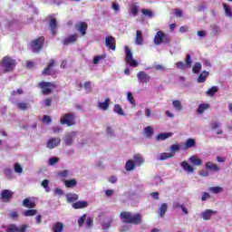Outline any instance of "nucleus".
Listing matches in <instances>:
<instances>
[{"label":"nucleus","mask_w":232,"mask_h":232,"mask_svg":"<svg viewBox=\"0 0 232 232\" xmlns=\"http://www.w3.org/2000/svg\"><path fill=\"white\" fill-rule=\"evenodd\" d=\"M120 218L123 224H133L134 226H140L142 224V214H133L128 211H122L120 214Z\"/></svg>","instance_id":"f257e3e1"},{"label":"nucleus","mask_w":232,"mask_h":232,"mask_svg":"<svg viewBox=\"0 0 232 232\" xmlns=\"http://www.w3.org/2000/svg\"><path fill=\"white\" fill-rule=\"evenodd\" d=\"M1 66L4 68V73H8L15 70V66H17V61H15V59L12 58L11 56H5L2 59Z\"/></svg>","instance_id":"f03ea898"},{"label":"nucleus","mask_w":232,"mask_h":232,"mask_svg":"<svg viewBox=\"0 0 232 232\" xmlns=\"http://www.w3.org/2000/svg\"><path fill=\"white\" fill-rule=\"evenodd\" d=\"M38 88H41L43 95H50L53 92L52 88H57V85L53 82L42 81L38 83Z\"/></svg>","instance_id":"7ed1b4c3"},{"label":"nucleus","mask_w":232,"mask_h":232,"mask_svg":"<svg viewBox=\"0 0 232 232\" xmlns=\"http://www.w3.org/2000/svg\"><path fill=\"white\" fill-rule=\"evenodd\" d=\"M44 48V36H40L31 42V49L34 53H39Z\"/></svg>","instance_id":"20e7f679"},{"label":"nucleus","mask_w":232,"mask_h":232,"mask_svg":"<svg viewBox=\"0 0 232 232\" xmlns=\"http://www.w3.org/2000/svg\"><path fill=\"white\" fill-rule=\"evenodd\" d=\"M60 122L63 125H66V126H75V113L73 112H67L64 113L61 119H60Z\"/></svg>","instance_id":"39448f33"},{"label":"nucleus","mask_w":232,"mask_h":232,"mask_svg":"<svg viewBox=\"0 0 232 232\" xmlns=\"http://www.w3.org/2000/svg\"><path fill=\"white\" fill-rule=\"evenodd\" d=\"M169 43V36L168 34H164L162 31H158L154 37V44L159 46L160 44H162V43Z\"/></svg>","instance_id":"423d86ee"},{"label":"nucleus","mask_w":232,"mask_h":232,"mask_svg":"<svg viewBox=\"0 0 232 232\" xmlns=\"http://www.w3.org/2000/svg\"><path fill=\"white\" fill-rule=\"evenodd\" d=\"M125 61L130 66H132V68H137V66H139L137 60L133 59V53L130 47H125Z\"/></svg>","instance_id":"0eeeda50"},{"label":"nucleus","mask_w":232,"mask_h":232,"mask_svg":"<svg viewBox=\"0 0 232 232\" xmlns=\"http://www.w3.org/2000/svg\"><path fill=\"white\" fill-rule=\"evenodd\" d=\"M105 46L109 50H112V52H115L117 50V41L115 40V37L110 35L105 38Z\"/></svg>","instance_id":"6e6552de"},{"label":"nucleus","mask_w":232,"mask_h":232,"mask_svg":"<svg viewBox=\"0 0 232 232\" xmlns=\"http://www.w3.org/2000/svg\"><path fill=\"white\" fill-rule=\"evenodd\" d=\"M28 229V225L24 224L20 227L15 226V224H11L7 227L6 232H26Z\"/></svg>","instance_id":"1a4fd4ad"},{"label":"nucleus","mask_w":232,"mask_h":232,"mask_svg":"<svg viewBox=\"0 0 232 232\" xmlns=\"http://www.w3.org/2000/svg\"><path fill=\"white\" fill-rule=\"evenodd\" d=\"M12 197H14V192L10 189H4L1 192L0 198L2 202H10L12 200Z\"/></svg>","instance_id":"9d476101"},{"label":"nucleus","mask_w":232,"mask_h":232,"mask_svg":"<svg viewBox=\"0 0 232 232\" xmlns=\"http://www.w3.org/2000/svg\"><path fill=\"white\" fill-rule=\"evenodd\" d=\"M75 28L79 32L80 35L84 36L88 30V24L86 22H80L75 24Z\"/></svg>","instance_id":"9b49d317"},{"label":"nucleus","mask_w":232,"mask_h":232,"mask_svg":"<svg viewBox=\"0 0 232 232\" xmlns=\"http://www.w3.org/2000/svg\"><path fill=\"white\" fill-rule=\"evenodd\" d=\"M75 137H77L76 131L68 132L67 134H65V137L63 139L64 144H66V146H72V144H73V140L75 139Z\"/></svg>","instance_id":"f8f14e48"},{"label":"nucleus","mask_w":232,"mask_h":232,"mask_svg":"<svg viewBox=\"0 0 232 232\" xmlns=\"http://www.w3.org/2000/svg\"><path fill=\"white\" fill-rule=\"evenodd\" d=\"M59 144H61V138H52L47 141V148L53 150V148H57Z\"/></svg>","instance_id":"ddd939ff"},{"label":"nucleus","mask_w":232,"mask_h":232,"mask_svg":"<svg viewBox=\"0 0 232 232\" xmlns=\"http://www.w3.org/2000/svg\"><path fill=\"white\" fill-rule=\"evenodd\" d=\"M78 37L79 36L77 35V34H72L69 37L63 40V44L64 46H67V44H73V43H77Z\"/></svg>","instance_id":"4468645a"},{"label":"nucleus","mask_w":232,"mask_h":232,"mask_svg":"<svg viewBox=\"0 0 232 232\" xmlns=\"http://www.w3.org/2000/svg\"><path fill=\"white\" fill-rule=\"evenodd\" d=\"M53 66H55V61L50 60L47 66L42 72V75H45V76L52 75V68H53Z\"/></svg>","instance_id":"2eb2a0df"},{"label":"nucleus","mask_w":232,"mask_h":232,"mask_svg":"<svg viewBox=\"0 0 232 232\" xmlns=\"http://www.w3.org/2000/svg\"><path fill=\"white\" fill-rule=\"evenodd\" d=\"M138 80L140 82H150L151 77L146 73V72H140L137 74Z\"/></svg>","instance_id":"dca6fc26"},{"label":"nucleus","mask_w":232,"mask_h":232,"mask_svg":"<svg viewBox=\"0 0 232 232\" xmlns=\"http://www.w3.org/2000/svg\"><path fill=\"white\" fill-rule=\"evenodd\" d=\"M130 15H133V17H137L139 15V4L134 3L130 5L129 9Z\"/></svg>","instance_id":"f3484780"},{"label":"nucleus","mask_w":232,"mask_h":232,"mask_svg":"<svg viewBox=\"0 0 232 232\" xmlns=\"http://www.w3.org/2000/svg\"><path fill=\"white\" fill-rule=\"evenodd\" d=\"M205 167H206V169H208L209 171H213V172L220 171V167H218V165L211 161L207 162Z\"/></svg>","instance_id":"a211bd4d"},{"label":"nucleus","mask_w":232,"mask_h":232,"mask_svg":"<svg viewBox=\"0 0 232 232\" xmlns=\"http://www.w3.org/2000/svg\"><path fill=\"white\" fill-rule=\"evenodd\" d=\"M133 160H134L136 166H138V167L142 166V164H144V162H145L144 157H142V155H140V154H135L133 156Z\"/></svg>","instance_id":"6ab92c4d"},{"label":"nucleus","mask_w":232,"mask_h":232,"mask_svg":"<svg viewBox=\"0 0 232 232\" xmlns=\"http://www.w3.org/2000/svg\"><path fill=\"white\" fill-rule=\"evenodd\" d=\"M49 26L51 28V34H53V35H55V34H57V32L55 31V29L57 28V20L54 17H51Z\"/></svg>","instance_id":"aec40b11"},{"label":"nucleus","mask_w":232,"mask_h":232,"mask_svg":"<svg viewBox=\"0 0 232 232\" xmlns=\"http://www.w3.org/2000/svg\"><path fill=\"white\" fill-rule=\"evenodd\" d=\"M213 215H217V211L211 210V209H207L202 213V217H203L204 220H210L211 217H213Z\"/></svg>","instance_id":"412c9836"},{"label":"nucleus","mask_w":232,"mask_h":232,"mask_svg":"<svg viewBox=\"0 0 232 232\" xmlns=\"http://www.w3.org/2000/svg\"><path fill=\"white\" fill-rule=\"evenodd\" d=\"M98 108L103 111H108L110 108V98H107L103 102H98Z\"/></svg>","instance_id":"4be33fe9"},{"label":"nucleus","mask_w":232,"mask_h":232,"mask_svg":"<svg viewBox=\"0 0 232 232\" xmlns=\"http://www.w3.org/2000/svg\"><path fill=\"white\" fill-rule=\"evenodd\" d=\"M208 77H209V72L203 71L198 76V82L202 84L205 81L208 80Z\"/></svg>","instance_id":"5701e85b"},{"label":"nucleus","mask_w":232,"mask_h":232,"mask_svg":"<svg viewBox=\"0 0 232 232\" xmlns=\"http://www.w3.org/2000/svg\"><path fill=\"white\" fill-rule=\"evenodd\" d=\"M137 167V164H135V161L133 160H129L126 162L125 169L126 171H133L135 168Z\"/></svg>","instance_id":"b1692460"},{"label":"nucleus","mask_w":232,"mask_h":232,"mask_svg":"<svg viewBox=\"0 0 232 232\" xmlns=\"http://www.w3.org/2000/svg\"><path fill=\"white\" fill-rule=\"evenodd\" d=\"M73 209H83V208H88V202L86 201H77L72 204Z\"/></svg>","instance_id":"393cba45"},{"label":"nucleus","mask_w":232,"mask_h":232,"mask_svg":"<svg viewBox=\"0 0 232 232\" xmlns=\"http://www.w3.org/2000/svg\"><path fill=\"white\" fill-rule=\"evenodd\" d=\"M53 232H63L64 231V224L63 222H56L53 226Z\"/></svg>","instance_id":"a878e982"},{"label":"nucleus","mask_w":232,"mask_h":232,"mask_svg":"<svg viewBox=\"0 0 232 232\" xmlns=\"http://www.w3.org/2000/svg\"><path fill=\"white\" fill-rule=\"evenodd\" d=\"M23 206L24 208H28L29 209H34V208H35L36 205L34 201L30 200V198H27L24 199Z\"/></svg>","instance_id":"bb28decb"},{"label":"nucleus","mask_w":232,"mask_h":232,"mask_svg":"<svg viewBox=\"0 0 232 232\" xmlns=\"http://www.w3.org/2000/svg\"><path fill=\"white\" fill-rule=\"evenodd\" d=\"M135 43L138 45L143 44V43H144V38H142V32L140 30L136 31Z\"/></svg>","instance_id":"cd10ccee"},{"label":"nucleus","mask_w":232,"mask_h":232,"mask_svg":"<svg viewBox=\"0 0 232 232\" xmlns=\"http://www.w3.org/2000/svg\"><path fill=\"white\" fill-rule=\"evenodd\" d=\"M197 146V141L194 139H188L185 142L186 150H189V148H195Z\"/></svg>","instance_id":"c85d7f7f"},{"label":"nucleus","mask_w":232,"mask_h":232,"mask_svg":"<svg viewBox=\"0 0 232 232\" xmlns=\"http://www.w3.org/2000/svg\"><path fill=\"white\" fill-rule=\"evenodd\" d=\"M169 137H173V133L171 132L160 133L156 137V140H166V139H169Z\"/></svg>","instance_id":"c756f323"},{"label":"nucleus","mask_w":232,"mask_h":232,"mask_svg":"<svg viewBox=\"0 0 232 232\" xmlns=\"http://www.w3.org/2000/svg\"><path fill=\"white\" fill-rule=\"evenodd\" d=\"M181 168H183V169H185V171H188V173H193V171H195V169H193V167L191 165H189V163H188V161H182Z\"/></svg>","instance_id":"7c9ffc66"},{"label":"nucleus","mask_w":232,"mask_h":232,"mask_svg":"<svg viewBox=\"0 0 232 232\" xmlns=\"http://www.w3.org/2000/svg\"><path fill=\"white\" fill-rule=\"evenodd\" d=\"M175 153L171 152H163L160 155V160H168V159H173Z\"/></svg>","instance_id":"2f4dec72"},{"label":"nucleus","mask_w":232,"mask_h":232,"mask_svg":"<svg viewBox=\"0 0 232 232\" xmlns=\"http://www.w3.org/2000/svg\"><path fill=\"white\" fill-rule=\"evenodd\" d=\"M166 211H168V204L162 203L158 210L160 217H164V215H166Z\"/></svg>","instance_id":"473e14b6"},{"label":"nucleus","mask_w":232,"mask_h":232,"mask_svg":"<svg viewBox=\"0 0 232 232\" xmlns=\"http://www.w3.org/2000/svg\"><path fill=\"white\" fill-rule=\"evenodd\" d=\"M208 109H209V104L202 103L198 105L197 111L198 115H202L204 113V111Z\"/></svg>","instance_id":"72a5a7b5"},{"label":"nucleus","mask_w":232,"mask_h":232,"mask_svg":"<svg viewBox=\"0 0 232 232\" xmlns=\"http://www.w3.org/2000/svg\"><path fill=\"white\" fill-rule=\"evenodd\" d=\"M189 161L194 166H202V160L197 158V156H192L189 158Z\"/></svg>","instance_id":"f704fd0d"},{"label":"nucleus","mask_w":232,"mask_h":232,"mask_svg":"<svg viewBox=\"0 0 232 232\" xmlns=\"http://www.w3.org/2000/svg\"><path fill=\"white\" fill-rule=\"evenodd\" d=\"M65 188H75L77 186V179H67L64 181Z\"/></svg>","instance_id":"c9c22d12"},{"label":"nucleus","mask_w":232,"mask_h":232,"mask_svg":"<svg viewBox=\"0 0 232 232\" xmlns=\"http://www.w3.org/2000/svg\"><path fill=\"white\" fill-rule=\"evenodd\" d=\"M67 202H77L79 196L77 194L69 193L66 195Z\"/></svg>","instance_id":"e433bc0d"},{"label":"nucleus","mask_w":232,"mask_h":232,"mask_svg":"<svg viewBox=\"0 0 232 232\" xmlns=\"http://www.w3.org/2000/svg\"><path fill=\"white\" fill-rule=\"evenodd\" d=\"M4 173L6 179H8L9 180H12V179H14V170H12V169L5 168L4 169Z\"/></svg>","instance_id":"4c0bfd02"},{"label":"nucleus","mask_w":232,"mask_h":232,"mask_svg":"<svg viewBox=\"0 0 232 232\" xmlns=\"http://www.w3.org/2000/svg\"><path fill=\"white\" fill-rule=\"evenodd\" d=\"M200 70H202V63H200L199 62H197L196 63H194L192 67L193 73H196L198 75V73L200 72Z\"/></svg>","instance_id":"58836bf2"},{"label":"nucleus","mask_w":232,"mask_h":232,"mask_svg":"<svg viewBox=\"0 0 232 232\" xmlns=\"http://www.w3.org/2000/svg\"><path fill=\"white\" fill-rule=\"evenodd\" d=\"M16 108L18 110H22L23 111L28 110V108H30V104L26 103V102H18L16 103Z\"/></svg>","instance_id":"ea45409f"},{"label":"nucleus","mask_w":232,"mask_h":232,"mask_svg":"<svg viewBox=\"0 0 232 232\" xmlns=\"http://www.w3.org/2000/svg\"><path fill=\"white\" fill-rule=\"evenodd\" d=\"M173 108L177 110V111H182V102L180 101L176 100L172 102Z\"/></svg>","instance_id":"a19ab883"},{"label":"nucleus","mask_w":232,"mask_h":232,"mask_svg":"<svg viewBox=\"0 0 232 232\" xmlns=\"http://www.w3.org/2000/svg\"><path fill=\"white\" fill-rule=\"evenodd\" d=\"M217 92H218V87L213 86L207 91V95H208L209 97H213V95H215Z\"/></svg>","instance_id":"79ce46f5"},{"label":"nucleus","mask_w":232,"mask_h":232,"mask_svg":"<svg viewBox=\"0 0 232 232\" xmlns=\"http://www.w3.org/2000/svg\"><path fill=\"white\" fill-rule=\"evenodd\" d=\"M223 7H224L226 15L227 17H232L231 7H229V5H227V4L226 3L223 4Z\"/></svg>","instance_id":"37998d69"},{"label":"nucleus","mask_w":232,"mask_h":232,"mask_svg":"<svg viewBox=\"0 0 232 232\" xmlns=\"http://www.w3.org/2000/svg\"><path fill=\"white\" fill-rule=\"evenodd\" d=\"M24 217H35L37 215V210L35 209H27L24 212Z\"/></svg>","instance_id":"c03bdc74"},{"label":"nucleus","mask_w":232,"mask_h":232,"mask_svg":"<svg viewBox=\"0 0 232 232\" xmlns=\"http://www.w3.org/2000/svg\"><path fill=\"white\" fill-rule=\"evenodd\" d=\"M185 66L187 68H191V64H193V61L191 60V54H187L186 55V60H185Z\"/></svg>","instance_id":"a18cd8bd"},{"label":"nucleus","mask_w":232,"mask_h":232,"mask_svg":"<svg viewBox=\"0 0 232 232\" xmlns=\"http://www.w3.org/2000/svg\"><path fill=\"white\" fill-rule=\"evenodd\" d=\"M114 111L118 113V115H124V111H122V107L119 104L114 105Z\"/></svg>","instance_id":"49530a36"},{"label":"nucleus","mask_w":232,"mask_h":232,"mask_svg":"<svg viewBox=\"0 0 232 232\" xmlns=\"http://www.w3.org/2000/svg\"><path fill=\"white\" fill-rule=\"evenodd\" d=\"M145 135L146 137H148L149 139L150 137H152L153 135V128H151L150 126H148L145 128Z\"/></svg>","instance_id":"de8ad7c7"},{"label":"nucleus","mask_w":232,"mask_h":232,"mask_svg":"<svg viewBox=\"0 0 232 232\" xmlns=\"http://www.w3.org/2000/svg\"><path fill=\"white\" fill-rule=\"evenodd\" d=\"M141 14H143V15L146 17H153V12L150 9H141Z\"/></svg>","instance_id":"09e8293b"},{"label":"nucleus","mask_w":232,"mask_h":232,"mask_svg":"<svg viewBox=\"0 0 232 232\" xmlns=\"http://www.w3.org/2000/svg\"><path fill=\"white\" fill-rule=\"evenodd\" d=\"M210 191L212 193H222V191H224V188H222L221 187H211L210 188Z\"/></svg>","instance_id":"8fccbe9b"},{"label":"nucleus","mask_w":232,"mask_h":232,"mask_svg":"<svg viewBox=\"0 0 232 232\" xmlns=\"http://www.w3.org/2000/svg\"><path fill=\"white\" fill-rule=\"evenodd\" d=\"M85 220H86V214H83L82 217L78 218V225L80 226V227H82V226H84Z\"/></svg>","instance_id":"3c124183"},{"label":"nucleus","mask_w":232,"mask_h":232,"mask_svg":"<svg viewBox=\"0 0 232 232\" xmlns=\"http://www.w3.org/2000/svg\"><path fill=\"white\" fill-rule=\"evenodd\" d=\"M181 148L180 144H174L170 146V153H175L176 151H179Z\"/></svg>","instance_id":"603ef678"},{"label":"nucleus","mask_w":232,"mask_h":232,"mask_svg":"<svg viewBox=\"0 0 232 232\" xmlns=\"http://www.w3.org/2000/svg\"><path fill=\"white\" fill-rule=\"evenodd\" d=\"M58 163H59V158L53 157V158L49 159V165L50 166H54V164H58Z\"/></svg>","instance_id":"864d4df0"},{"label":"nucleus","mask_w":232,"mask_h":232,"mask_svg":"<svg viewBox=\"0 0 232 232\" xmlns=\"http://www.w3.org/2000/svg\"><path fill=\"white\" fill-rule=\"evenodd\" d=\"M14 168L15 173H23V167H21V164L15 163Z\"/></svg>","instance_id":"5fc2aeb1"},{"label":"nucleus","mask_w":232,"mask_h":232,"mask_svg":"<svg viewBox=\"0 0 232 232\" xmlns=\"http://www.w3.org/2000/svg\"><path fill=\"white\" fill-rule=\"evenodd\" d=\"M127 99L130 104L135 105V99L133 98V94L131 92L127 93Z\"/></svg>","instance_id":"6e6d98bb"},{"label":"nucleus","mask_w":232,"mask_h":232,"mask_svg":"<svg viewBox=\"0 0 232 232\" xmlns=\"http://www.w3.org/2000/svg\"><path fill=\"white\" fill-rule=\"evenodd\" d=\"M188 32H189V27H188L187 25H182L179 29V34H186Z\"/></svg>","instance_id":"4d7b16f0"},{"label":"nucleus","mask_w":232,"mask_h":232,"mask_svg":"<svg viewBox=\"0 0 232 232\" xmlns=\"http://www.w3.org/2000/svg\"><path fill=\"white\" fill-rule=\"evenodd\" d=\"M84 90H87V92H92V82H85L83 83Z\"/></svg>","instance_id":"13d9d810"},{"label":"nucleus","mask_w":232,"mask_h":232,"mask_svg":"<svg viewBox=\"0 0 232 232\" xmlns=\"http://www.w3.org/2000/svg\"><path fill=\"white\" fill-rule=\"evenodd\" d=\"M176 66L179 70H184L185 68H188L183 62H178Z\"/></svg>","instance_id":"bf43d9fd"},{"label":"nucleus","mask_w":232,"mask_h":232,"mask_svg":"<svg viewBox=\"0 0 232 232\" xmlns=\"http://www.w3.org/2000/svg\"><path fill=\"white\" fill-rule=\"evenodd\" d=\"M210 28L212 30L213 35H217V34H218V31L220 30L216 24L211 25Z\"/></svg>","instance_id":"052dcab7"},{"label":"nucleus","mask_w":232,"mask_h":232,"mask_svg":"<svg viewBox=\"0 0 232 232\" xmlns=\"http://www.w3.org/2000/svg\"><path fill=\"white\" fill-rule=\"evenodd\" d=\"M111 8L112 10H114V12H119V10H121V7L119 6V3L117 2L112 3Z\"/></svg>","instance_id":"680f3d73"},{"label":"nucleus","mask_w":232,"mask_h":232,"mask_svg":"<svg viewBox=\"0 0 232 232\" xmlns=\"http://www.w3.org/2000/svg\"><path fill=\"white\" fill-rule=\"evenodd\" d=\"M111 224H113V220H110L107 223H103L102 224L103 229H110V227H111Z\"/></svg>","instance_id":"e2e57ef3"},{"label":"nucleus","mask_w":232,"mask_h":232,"mask_svg":"<svg viewBox=\"0 0 232 232\" xmlns=\"http://www.w3.org/2000/svg\"><path fill=\"white\" fill-rule=\"evenodd\" d=\"M48 183H49L48 179H44L42 181V186L43 188H44V189H46L47 192L50 191V188H48Z\"/></svg>","instance_id":"0e129e2a"},{"label":"nucleus","mask_w":232,"mask_h":232,"mask_svg":"<svg viewBox=\"0 0 232 232\" xmlns=\"http://www.w3.org/2000/svg\"><path fill=\"white\" fill-rule=\"evenodd\" d=\"M86 226L87 227H93V219L92 218H87Z\"/></svg>","instance_id":"69168bd1"},{"label":"nucleus","mask_w":232,"mask_h":232,"mask_svg":"<svg viewBox=\"0 0 232 232\" xmlns=\"http://www.w3.org/2000/svg\"><path fill=\"white\" fill-rule=\"evenodd\" d=\"M43 122H45L46 124H50L52 122V118L48 115H44L43 118Z\"/></svg>","instance_id":"338daca9"},{"label":"nucleus","mask_w":232,"mask_h":232,"mask_svg":"<svg viewBox=\"0 0 232 232\" xmlns=\"http://www.w3.org/2000/svg\"><path fill=\"white\" fill-rule=\"evenodd\" d=\"M106 133H107V135H111V137L115 135V133L113 132V129H111V126H108L106 128Z\"/></svg>","instance_id":"774afa93"}]
</instances>
